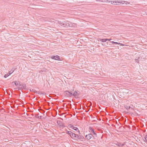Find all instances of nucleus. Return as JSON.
<instances>
[{
    "label": "nucleus",
    "mask_w": 147,
    "mask_h": 147,
    "mask_svg": "<svg viewBox=\"0 0 147 147\" xmlns=\"http://www.w3.org/2000/svg\"><path fill=\"white\" fill-rule=\"evenodd\" d=\"M57 123L58 124L59 127L60 128H63L64 127H67L68 129L69 128H72V129H78L76 127L74 126L72 124H70L68 125L67 126H65L64 125L63 123L61 121H57Z\"/></svg>",
    "instance_id": "obj_1"
},
{
    "label": "nucleus",
    "mask_w": 147,
    "mask_h": 147,
    "mask_svg": "<svg viewBox=\"0 0 147 147\" xmlns=\"http://www.w3.org/2000/svg\"><path fill=\"white\" fill-rule=\"evenodd\" d=\"M58 23L61 26L63 27H70L71 26V25H72L68 21L63 22H58Z\"/></svg>",
    "instance_id": "obj_2"
},
{
    "label": "nucleus",
    "mask_w": 147,
    "mask_h": 147,
    "mask_svg": "<svg viewBox=\"0 0 147 147\" xmlns=\"http://www.w3.org/2000/svg\"><path fill=\"white\" fill-rule=\"evenodd\" d=\"M65 95L67 97L71 96L72 95V92H69V91L66 90L64 92Z\"/></svg>",
    "instance_id": "obj_3"
},
{
    "label": "nucleus",
    "mask_w": 147,
    "mask_h": 147,
    "mask_svg": "<svg viewBox=\"0 0 147 147\" xmlns=\"http://www.w3.org/2000/svg\"><path fill=\"white\" fill-rule=\"evenodd\" d=\"M51 58L52 59L55 60H59V61L61 60L60 59V57L58 55H56V56L52 55L51 57Z\"/></svg>",
    "instance_id": "obj_4"
},
{
    "label": "nucleus",
    "mask_w": 147,
    "mask_h": 147,
    "mask_svg": "<svg viewBox=\"0 0 147 147\" xmlns=\"http://www.w3.org/2000/svg\"><path fill=\"white\" fill-rule=\"evenodd\" d=\"M80 92L79 91H75L74 93L73 94L72 93V95L74 97H78L80 95Z\"/></svg>",
    "instance_id": "obj_5"
},
{
    "label": "nucleus",
    "mask_w": 147,
    "mask_h": 147,
    "mask_svg": "<svg viewBox=\"0 0 147 147\" xmlns=\"http://www.w3.org/2000/svg\"><path fill=\"white\" fill-rule=\"evenodd\" d=\"M19 85L20 86H21L22 87L23 89H24L25 90H27L26 88V84H25V83L20 84V83H19Z\"/></svg>",
    "instance_id": "obj_6"
},
{
    "label": "nucleus",
    "mask_w": 147,
    "mask_h": 147,
    "mask_svg": "<svg viewBox=\"0 0 147 147\" xmlns=\"http://www.w3.org/2000/svg\"><path fill=\"white\" fill-rule=\"evenodd\" d=\"M92 135L91 134H88V135H86V138L88 140H89L92 137Z\"/></svg>",
    "instance_id": "obj_7"
},
{
    "label": "nucleus",
    "mask_w": 147,
    "mask_h": 147,
    "mask_svg": "<svg viewBox=\"0 0 147 147\" xmlns=\"http://www.w3.org/2000/svg\"><path fill=\"white\" fill-rule=\"evenodd\" d=\"M114 2L115 3H114L113 4L115 5H119L121 3H122V1H115Z\"/></svg>",
    "instance_id": "obj_8"
},
{
    "label": "nucleus",
    "mask_w": 147,
    "mask_h": 147,
    "mask_svg": "<svg viewBox=\"0 0 147 147\" xmlns=\"http://www.w3.org/2000/svg\"><path fill=\"white\" fill-rule=\"evenodd\" d=\"M116 144L119 147H122L125 144H121L120 143L117 142Z\"/></svg>",
    "instance_id": "obj_9"
},
{
    "label": "nucleus",
    "mask_w": 147,
    "mask_h": 147,
    "mask_svg": "<svg viewBox=\"0 0 147 147\" xmlns=\"http://www.w3.org/2000/svg\"><path fill=\"white\" fill-rule=\"evenodd\" d=\"M77 138L82 140L83 139H84V138L82 136L78 134Z\"/></svg>",
    "instance_id": "obj_10"
},
{
    "label": "nucleus",
    "mask_w": 147,
    "mask_h": 147,
    "mask_svg": "<svg viewBox=\"0 0 147 147\" xmlns=\"http://www.w3.org/2000/svg\"><path fill=\"white\" fill-rule=\"evenodd\" d=\"M78 134H76L75 133H73L71 136L72 138H77Z\"/></svg>",
    "instance_id": "obj_11"
},
{
    "label": "nucleus",
    "mask_w": 147,
    "mask_h": 147,
    "mask_svg": "<svg viewBox=\"0 0 147 147\" xmlns=\"http://www.w3.org/2000/svg\"><path fill=\"white\" fill-rule=\"evenodd\" d=\"M100 41L102 42H106L107 41V38L100 39Z\"/></svg>",
    "instance_id": "obj_12"
},
{
    "label": "nucleus",
    "mask_w": 147,
    "mask_h": 147,
    "mask_svg": "<svg viewBox=\"0 0 147 147\" xmlns=\"http://www.w3.org/2000/svg\"><path fill=\"white\" fill-rule=\"evenodd\" d=\"M105 2H108V3H111L112 4H114V2L113 1H109L108 0H105Z\"/></svg>",
    "instance_id": "obj_13"
},
{
    "label": "nucleus",
    "mask_w": 147,
    "mask_h": 147,
    "mask_svg": "<svg viewBox=\"0 0 147 147\" xmlns=\"http://www.w3.org/2000/svg\"><path fill=\"white\" fill-rule=\"evenodd\" d=\"M67 133L71 137L72 134L73 133L71 131H67Z\"/></svg>",
    "instance_id": "obj_14"
},
{
    "label": "nucleus",
    "mask_w": 147,
    "mask_h": 147,
    "mask_svg": "<svg viewBox=\"0 0 147 147\" xmlns=\"http://www.w3.org/2000/svg\"><path fill=\"white\" fill-rule=\"evenodd\" d=\"M35 117L36 118H38V119H41L42 118V117L41 116H38V115H36V116H35Z\"/></svg>",
    "instance_id": "obj_15"
},
{
    "label": "nucleus",
    "mask_w": 147,
    "mask_h": 147,
    "mask_svg": "<svg viewBox=\"0 0 147 147\" xmlns=\"http://www.w3.org/2000/svg\"><path fill=\"white\" fill-rule=\"evenodd\" d=\"M13 83H14L16 85V86H17V85L18 84L17 81H15L12 82V84Z\"/></svg>",
    "instance_id": "obj_16"
},
{
    "label": "nucleus",
    "mask_w": 147,
    "mask_h": 147,
    "mask_svg": "<svg viewBox=\"0 0 147 147\" xmlns=\"http://www.w3.org/2000/svg\"><path fill=\"white\" fill-rule=\"evenodd\" d=\"M14 71V70H13L12 69L8 73V74L9 76Z\"/></svg>",
    "instance_id": "obj_17"
},
{
    "label": "nucleus",
    "mask_w": 147,
    "mask_h": 147,
    "mask_svg": "<svg viewBox=\"0 0 147 147\" xmlns=\"http://www.w3.org/2000/svg\"><path fill=\"white\" fill-rule=\"evenodd\" d=\"M30 91L31 92H32L35 93H36V92H37V91H36L35 90L33 89H32V90L30 89Z\"/></svg>",
    "instance_id": "obj_18"
},
{
    "label": "nucleus",
    "mask_w": 147,
    "mask_h": 147,
    "mask_svg": "<svg viewBox=\"0 0 147 147\" xmlns=\"http://www.w3.org/2000/svg\"><path fill=\"white\" fill-rule=\"evenodd\" d=\"M42 93V92L41 91H37L36 92V93L37 94H41Z\"/></svg>",
    "instance_id": "obj_19"
},
{
    "label": "nucleus",
    "mask_w": 147,
    "mask_h": 147,
    "mask_svg": "<svg viewBox=\"0 0 147 147\" xmlns=\"http://www.w3.org/2000/svg\"><path fill=\"white\" fill-rule=\"evenodd\" d=\"M140 58V57H138V59H135V61L136 62H137L138 63H139V62L138 61H139V59Z\"/></svg>",
    "instance_id": "obj_20"
},
{
    "label": "nucleus",
    "mask_w": 147,
    "mask_h": 147,
    "mask_svg": "<svg viewBox=\"0 0 147 147\" xmlns=\"http://www.w3.org/2000/svg\"><path fill=\"white\" fill-rule=\"evenodd\" d=\"M125 107L127 109H129L131 108L130 106H125Z\"/></svg>",
    "instance_id": "obj_21"
},
{
    "label": "nucleus",
    "mask_w": 147,
    "mask_h": 147,
    "mask_svg": "<svg viewBox=\"0 0 147 147\" xmlns=\"http://www.w3.org/2000/svg\"><path fill=\"white\" fill-rule=\"evenodd\" d=\"M23 89L22 88V87H18L16 88V89L17 90H22V89Z\"/></svg>",
    "instance_id": "obj_22"
},
{
    "label": "nucleus",
    "mask_w": 147,
    "mask_h": 147,
    "mask_svg": "<svg viewBox=\"0 0 147 147\" xmlns=\"http://www.w3.org/2000/svg\"><path fill=\"white\" fill-rule=\"evenodd\" d=\"M90 129L91 130V132H93L94 133V135H96V134L94 132V129Z\"/></svg>",
    "instance_id": "obj_23"
},
{
    "label": "nucleus",
    "mask_w": 147,
    "mask_h": 147,
    "mask_svg": "<svg viewBox=\"0 0 147 147\" xmlns=\"http://www.w3.org/2000/svg\"><path fill=\"white\" fill-rule=\"evenodd\" d=\"M9 75L8 74H5L4 76V77L5 78H6L8 76H9Z\"/></svg>",
    "instance_id": "obj_24"
},
{
    "label": "nucleus",
    "mask_w": 147,
    "mask_h": 147,
    "mask_svg": "<svg viewBox=\"0 0 147 147\" xmlns=\"http://www.w3.org/2000/svg\"><path fill=\"white\" fill-rule=\"evenodd\" d=\"M116 43H116V45H122V46H123L124 45L122 44H121V43H120L119 42H117Z\"/></svg>",
    "instance_id": "obj_25"
},
{
    "label": "nucleus",
    "mask_w": 147,
    "mask_h": 147,
    "mask_svg": "<svg viewBox=\"0 0 147 147\" xmlns=\"http://www.w3.org/2000/svg\"><path fill=\"white\" fill-rule=\"evenodd\" d=\"M122 1V4H123L124 3H125V4H126V3H127V1Z\"/></svg>",
    "instance_id": "obj_26"
},
{
    "label": "nucleus",
    "mask_w": 147,
    "mask_h": 147,
    "mask_svg": "<svg viewBox=\"0 0 147 147\" xmlns=\"http://www.w3.org/2000/svg\"><path fill=\"white\" fill-rule=\"evenodd\" d=\"M74 129L75 130L77 131H78V133L79 134H80V131L79 130V129Z\"/></svg>",
    "instance_id": "obj_27"
},
{
    "label": "nucleus",
    "mask_w": 147,
    "mask_h": 147,
    "mask_svg": "<svg viewBox=\"0 0 147 147\" xmlns=\"http://www.w3.org/2000/svg\"><path fill=\"white\" fill-rule=\"evenodd\" d=\"M110 42H111V43H112L113 44H116L117 43H116L117 42H115L114 41H111Z\"/></svg>",
    "instance_id": "obj_28"
},
{
    "label": "nucleus",
    "mask_w": 147,
    "mask_h": 147,
    "mask_svg": "<svg viewBox=\"0 0 147 147\" xmlns=\"http://www.w3.org/2000/svg\"><path fill=\"white\" fill-rule=\"evenodd\" d=\"M144 140V141L145 142H147V140L146 138H145V140Z\"/></svg>",
    "instance_id": "obj_29"
},
{
    "label": "nucleus",
    "mask_w": 147,
    "mask_h": 147,
    "mask_svg": "<svg viewBox=\"0 0 147 147\" xmlns=\"http://www.w3.org/2000/svg\"><path fill=\"white\" fill-rule=\"evenodd\" d=\"M107 39L108 40H108L109 41H110L112 39L111 38H110L109 39L107 38Z\"/></svg>",
    "instance_id": "obj_30"
},
{
    "label": "nucleus",
    "mask_w": 147,
    "mask_h": 147,
    "mask_svg": "<svg viewBox=\"0 0 147 147\" xmlns=\"http://www.w3.org/2000/svg\"><path fill=\"white\" fill-rule=\"evenodd\" d=\"M43 71H42V70H40V73H41V74L42 73V72H43Z\"/></svg>",
    "instance_id": "obj_31"
},
{
    "label": "nucleus",
    "mask_w": 147,
    "mask_h": 147,
    "mask_svg": "<svg viewBox=\"0 0 147 147\" xmlns=\"http://www.w3.org/2000/svg\"><path fill=\"white\" fill-rule=\"evenodd\" d=\"M46 94L45 93V92H42V93L41 94Z\"/></svg>",
    "instance_id": "obj_32"
},
{
    "label": "nucleus",
    "mask_w": 147,
    "mask_h": 147,
    "mask_svg": "<svg viewBox=\"0 0 147 147\" xmlns=\"http://www.w3.org/2000/svg\"><path fill=\"white\" fill-rule=\"evenodd\" d=\"M145 13L146 15H147V11L146 12H145Z\"/></svg>",
    "instance_id": "obj_33"
},
{
    "label": "nucleus",
    "mask_w": 147,
    "mask_h": 147,
    "mask_svg": "<svg viewBox=\"0 0 147 147\" xmlns=\"http://www.w3.org/2000/svg\"><path fill=\"white\" fill-rule=\"evenodd\" d=\"M145 138H147V135H146V136H145Z\"/></svg>",
    "instance_id": "obj_34"
},
{
    "label": "nucleus",
    "mask_w": 147,
    "mask_h": 147,
    "mask_svg": "<svg viewBox=\"0 0 147 147\" xmlns=\"http://www.w3.org/2000/svg\"><path fill=\"white\" fill-rule=\"evenodd\" d=\"M89 129H92V128H91V127H89Z\"/></svg>",
    "instance_id": "obj_35"
},
{
    "label": "nucleus",
    "mask_w": 147,
    "mask_h": 147,
    "mask_svg": "<svg viewBox=\"0 0 147 147\" xmlns=\"http://www.w3.org/2000/svg\"><path fill=\"white\" fill-rule=\"evenodd\" d=\"M108 42H107V44H108Z\"/></svg>",
    "instance_id": "obj_36"
},
{
    "label": "nucleus",
    "mask_w": 147,
    "mask_h": 147,
    "mask_svg": "<svg viewBox=\"0 0 147 147\" xmlns=\"http://www.w3.org/2000/svg\"><path fill=\"white\" fill-rule=\"evenodd\" d=\"M145 131H146V130H145L144 131V132H145Z\"/></svg>",
    "instance_id": "obj_37"
},
{
    "label": "nucleus",
    "mask_w": 147,
    "mask_h": 147,
    "mask_svg": "<svg viewBox=\"0 0 147 147\" xmlns=\"http://www.w3.org/2000/svg\"><path fill=\"white\" fill-rule=\"evenodd\" d=\"M120 128H121V127H119V129H120Z\"/></svg>",
    "instance_id": "obj_38"
}]
</instances>
